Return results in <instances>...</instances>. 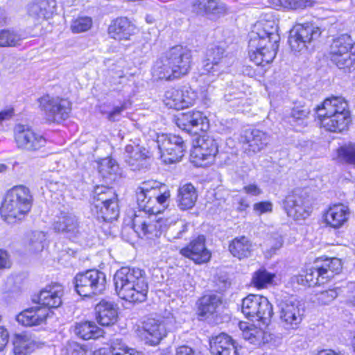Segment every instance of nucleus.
<instances>
[{
    "mask_svg": "<svg viewBox=\"0 0 355 355\" xmlns=\"http://www.w3.org/2000/svg\"><path fill=\"white\" fill-rule=\"evenodd\" d=\"M38 103L46 119L50 122L59 123L65 120L69 117L71 110L69 101L49 94L44 95L38 98Z\"/></svg>",
    "mask_w": 355,
    "mask_h": 355,
    "instance_id": "nucleus-12",
    "label": "nucleus"
},
{
    "mask_svg": "<svg viewBox=\"0 0 355 355\" xmlns=\"http://www.w3.org/2000/svg\"><path fill=\"white\" fill-rule=\"evenodd\" d=\"M284 205L287 215L295 220L305 219L311 211L310 196L304 189H297L289 193Z\"/></svg>",
    "mask_w": 355,
    "mask_h": 355,
    "instance_id": "nucleus-13",
    "label": "nucleus"
},
{
    "mask_svg": "<svg viewBox=\"0 0 355 355\" xmlns=\"http://www.w3.org/2000/svg\"><path fill=\"white\" fill-rule=\"evenodd\" d=\"M214 284L216 290L221 292L225 291L230 285V283L225 275H220L214 277Z\"/></svg>",
    "mask_w": 355,
    "mask_h": 355,
    "instance_id": "nucleus-58",
    "label": "nucleus"
},
{
    "mask_svg": "<svg viewBox=\"0 0 355 355\" xmlns=\"http://www.w3.org/2000/svg\"><path fill=\"white\" fill-rule=\"evenodd\" d=\"M63 293L62 286L59 284L46 286L40 291L37 297V302L43 306L47 307L49 311L50 309L58 308L62 303Z\"/></svg>",
    "mask_w": 355,
    "mask_h": 355,
    "instance_id": "nucleus-24",
    "label": "nucleus"
},
{
    "mask_svg": "<svg viewBox=\"0 0 355 355\" xmlns=\"http://www.w3.org/2000/svg\"><path fill=\"white\" fill-rule=\"evenodd\" d=\"M46 240V235L43 232H33L29 240L30 250L34 252H40L44 248V241Z\"/></svg>",
    "mask_w": 355,
    "mask_h": 355,
    "instance_id": "nucleus-50",
    "label": "nucleus"
},
{
    "mask_svg": "<svg viewBox=\"0 0 355 355\" xmlns=\"http://www.w3.org/2000/svg\"><path fill=\"white\" fill-rule=\"evenodd\" d=\"M322 274V279L327 281L334 277L335 274L339 273L342 270L341 260L338 258L327 259L320 265L318 266Z\"/></svg>",
    "mask_w": 355,
    "mask_h": 355,
    "instance_id": "nucleus-37",
    "label": "nucleus"
},
{
    "mask_svg": "<svg viewBox=\"0 0 355 355\" xmlns=\"http://www.w3.org/2000/svg\"><path fill=\"white\" fill-rule=\"evenodd\" d=\"M188 230V223L183 220H178L173 224H171L167 229L166 236L169 241L182 238L183 235Z\"/></svg>",
    "mask_w": 355,
    "mask_h": 355,
    "instance_id": "nucleus-44",
    "label": "nucleus"
},
{
    "mask_svg": "<svg viewBox=\"0 0 355 355\" xmlns=\"http://www.w3.org/2000/svg\"><path fill=\"white\" fill-rule=\"evenodd\" d=\"M69 355H85V348L76 342L69 343L67 349Z\"/></svg>",
    "mask_w": 355,
    "mask_h": 355,
    "instance_id": "nucleus-57",
    "label": "nucleus"
},
{
    "mask_svg": "<svg viewBox=\"0 0 355 355\" xmlns=\"http://www.w3.org/2000/svg\"><path fill=\"white\" fill-rule=\"evenodd\" d=\"M74 333L84 340H89L101 336L103 331L94 322L84 321L76 324Z\"/></svg>",
    "mask_w": 355,
    "mask_h": 355,
    "instance_id": "nucleus-34",
    "label": "nucleus"
},
{
    "mask_svg": "<svg viewBox=\"0 0 355 355\" xmlns=\"http://www.w3.org/2000/svg\"><path fill=\"white\" fill-rule=\"evenodd\" d=\"M124 155L126 163L132 171L146 167V159L150 157L149 150L140 145H127Z\"/></svg>",
    "mask_w": 355,
    "mask_h": 355,
    "instance_id": "nucleus-22",
    "label": "nucleus"
},
{
    "mask_svg": "<svg viewBox=\"0 0 355 355\" xmlns=\"http://www.w3.org/2000/svg\"><path fill=\"white\" fill-rule=\"evenodd\" d=\"M57 232L64 233L69 236H76L79 232V221L76 216L69 211H61L53 223Z\"/></svg>",
    "mask_w": 355,
    "mask_h": 355,
    "instance_id": "nucleus-27",
    "label": "nucleus"
},
{
    "mask_svg": "<svg viewBox=\"0 0 355 355\" xmlns=\"http://www.w3.org/2000/svg\"><path fill=\"white\" fill-rule=\"evenodd\" d=\"M46 186L52 192L61 191L64 188V184L62 181L55 179H48Z\"/></svg>",
    "mask_w": 355,
    "mask_h": 355,
    "instance_id": "nucleus-59",
    "label": "nucleus"
},
{
    "mask_svg": "<svg viewBox=\"0 0 355 355\" xmlns=\"http://www.w3.org/2000/svg\"><path fill=\"white\" fill-rule=\"evenodd\" d=\"M23 37L12 28L0 30V47H15L20 45Z\"/></svg>",
    "mask_w": 355,
    "mask_h": 355,
    "instance_id": "nucleus-40",
    "label": "nucleus"
},
{
    "mask_svg": "<svg viewBox=\"0 0 355 355\" xmlns=\"http://www.w3.org/2000/svg\"><path fill=\"white\" fill-rule=\"evenodd\" d=\"M243 190L248 194H250L252 196H259L261 193V189L257 184H248L243 187Z\"/></svg>",
    "mask_w": 355,
    "mask_h": 355,
    "instance_id": "nucleus-63",
    "label": "nucleus"
},
{
    "mask_svg": "<svg viewBox=\"0 0 355 355\" xmlns=\"http://www.w3.org/2000/svg\"><path fill=\"white\" fill-rule=\"evenodd\" d=\"M259 299H260V295H249L243 300L241 311L246 318L253 320L256 317Z\"/></svg>",
    "mask_w": 355,
    "mask_h": 355,
    "instance_id": "nucleus-41",
    "label": "nucleus"
},
{
    "mask_svg": "<svg viewBox=\"0 0 355 355\" xmlns=\"http://www.w3.org/2000/svg\"><path fill=\"white\" fill-rule=\"evenodd\" d=\"M228 249L234 257L242 260L252 255L253 244L248 237L241 236L234 238L230 242Z\"/></svg>",
    "mask_w": 355,
    "mask_h": 355,
    "instance_id": "nucleus-31",
    "label": "nucleus"
},
{
    "mask_svg": "<svg viewBox=\"0 0 355 355\" xmlns=\"http://www.w3.org/2000/svg\"><path fill=\"white\" fill-rule=\"evenodd\" d=\"M352 49L353 40L349 35L344 34L336 38L330 46L331 61L338 68L350 72L351 67L355 64V54L349 51Z\"/></svg>",
    "mask_w": 355,
    "mask_h": 355,
    "instance_id": "nucleus-10",
    "label": "nucleus"
},
{
    "mask_svg": "<svg viewBox=\"0 0 355 355\" xmlns=\"http://www.w3.org/2000/svg\"><path fill=\"white\" fill-rule=\"evenodd\" d=\"M191 51L187 46L176 45L166 51L156 62L153 75L157 79L166 80L187 75L191 69Z\"/></svg>",
    "mask_w": 355,
    "mask_h": 355,
    "instance_id": "nucleus-4",
    "label": "nucleus"
},
{
    "mask_svg": "<svg viewBox=\"0 0 355 355\" xmlns=\"http://www.w3.org/2000/svg\"><path fill=\"white\" fill-rule=\"evenodd\" d=\"M269 135L258 129L247 130L243 135L245 151L249 155H254L263 150L269 143Z\"/></svg>",
    "mask_w": 355,
    "mask_h": 355,
    "instance_id": "nucleus-21",
    "label": "nucleus"
},
{
    "mask_svg": "<svg viewBox=\"0 0 355 355\" xmlns=\"http://www.w3.org/2000/svg\"><path fill=\"white\" fill-rule=\"evenodd\" d=\"M278 26L274 19H264L254 26L250 35L248 55L250 60L257 65L272 62L279 48Z\"/></svg>",
    "mask_w": 355,
    "mask_h": 355,
    "instance_id": "nucleus-2",
    "label": "nucleus"
},
{
    "mask_svg": "<svg viewBox=\"0 0 355 355\" xmlns=\"http://www.w3.org/2000/svg\"><path fill=\"white\" fill-rule=\"evenodd\" d=\"M55 0H41L28 7V15L35 21L50 18L55 11Z\"/></svg>",
    "mask_w": 355,
    "mask_h": 355,
    "instance_id": "nucleus-29",
    "label": "nucleus"
},
{
    "mask_svg": "<svg viewBox=\"0 0 355 355\" xmlns=\"http://www.w3.org/2000/svg\"><path fill=\"white\" fill-rule=\"evenodd\" d=\"M309 114V111L308 110L297 107L292 110L291 117L293 122L297 123L302 121V123H303L304 120L308 117Z\"/></svg>",
    "mask_w": 355,
    "mask_h": 355,
    "instance_id": "nucleus-55",
    "label": "nucleus"
},
{
    "mask_svg": "<svg viewBox=\"0 0 355 355\" xmlns=\"http://www.w3.org/2000/svg\"><path fill=\"white\" fill-rule=\"evenodd\" d=\"M136 197L141 211L132 218L135 232L141 237L158 236L161 234V223L147 214L155 215L164 209L170 198L169 191L161 193L157 187L143 182L136 190Z\"/></svg>",
    "mask_w": 355,
    "mask_h": 355,
    "instance_id": "nucleus-1",
    "label": "nucleus"
},
{
    "mask_svg": "<svg viewBox=\"0 0 355 355\" xmlns=\"http://www.w3.org/2000/svg\"><path fill=\"white\" fill-rule=\"evenodd\" d=\"M276 6L286 9L304 8L311 6L310 1L304 0H272Z\"/></svg>",
    "mask_w": 355,
    "mask_h": 355,
    "instance_id": "nucleus-49",
    "label": "nucleus"
},
{
    "mask_svg": "<svg viewBox=\"0 0 355 355\" xmlns=\"http://www.w3.org/2000/svg\"><path fill=\"white\" fill-rule=\"evenodd\" d=\"M96 317L102 326L114 324L118 318L117 310L113 303L101 300L95 307Z\"/></svg>",
    "mask_w": 355,
    "mask_h": 355,
    "instance_id": "nucleus-30",
    "label": "nucleus"
},
{
    "mask_svg": "<svg viewBox=\"0 0 355 355\" xmlns=\"http://www.w3.org/2000/svg\"><path fill=\"white\" fill-rule=\"evenodd\" d=\"M320 35V28L313 24H297L290 31L288 43L293 51L300 53L308 49Z\"/></svg>",
    "mask_w": 355,
    "mask_h": 355,
    "instance_id": "nucleus-9",
    "label": "nucleus"
},
{
    "mask_svg": "<svg viewBox=\"0 0 355 355\" xmlns=\"http://www.w3.org/2000/svg\"><path fill=\"white\" fill-rule=\"evenodd\" d=\"M33 201V196L28 187L24 185L13 187L7 192L1 205V217L8 223L24 219L30 211Z\"/></svg>",
    "mask_w": 355,
    "mask_h": 355,
    "instance_id": "nucleus-6",
    "label": "nucleus"
},
{
    "mask_svg": "<svg viewBox=\"0 0 355 355\" xmlns=\"http://www.w3.org/2000/svg\"><path fill=\"white\" fill-rule=\"evenodd\" d=\"M198 198L195 187L190 183L180 187L178 190V205L182 210L191 209Z\"/></svg>",
    "mask_w": 355,
    "mask_h": 355,
    "instance_id": "nucleus-33",
    "label": "nucleus"
},
{
    "mask_svg": "<svg viewBox=\"0 0 355 355\" xmlns=\"http://www.w3.org/2000/svg\"><path fill=\"white\" fill-rule=\"evenodd\" d=\"M208 0H193L192 7L193 10L197 12H202L205 11L206 3Z\"/></svg>",
    "mask_w": 355,
    "mask_h": 355,
    "instance_id": "nucleus-64",
    "label": "nucleus"
},
{
    "mask_svg": "<svg viewBox=\"0 0 355 355\" xmlns=\"http://www.w3.org/2000/svg\"><path fill=\"white\" fill-rule=\"evenodd\" d=\"M171 328L167 327V320L148 318L143 323L140 337L145 344L156 346L166 336Z\"/></svg>",
    "mask_w": 355,
    "mask_h": 355,
    "instance_id": "nucleus-15",
    "label": "nucleus"
},
{
    "mask_svg": "<svg viewBox=\"0 0 355 355\" xmlns=\"http://www.w3.org/2000/svg\"><path fill=\"white\" fill-rule=\"evenodd\" d=\"M156 142L161 158L166 164L180 162L184 156L186 146L181 137L171 134H158Z\"/></svg>",
    "mask_w": 355,
    "mask_h": 355,
    "instance_id": "nucleus-11",
    "label": "nucleus"
},
{
    "mask_svg": "<svg viewBox=\"0 0 355 355\" xmlns=\"http://www.w3.org/2000/svg\"><path fill=\"white\" fill-rule=\"evenodd\" d=\"M15 139L19 148L35 151L43 147L46 139L23 125L15 128Z\"/></svg>",
    "mask_w": 355,
    "mask_h": 355,
    "instance_id": "nucleus-16",
    "label": "nucleus"
},
{
    "mask_svg": "<svg viewBox=\"0 0 355 355\" xmlns=\"http://www.w3.org/2000/svg\"><path fill=\"white\" fill-rule=\"evenodd\" d=\"M280 323L287 329H297L304 315V304L295 296L284 297L277 304Z\"/></svg>",
    "mask_w": 355,
    "mask_h": 355,
    "instance_id": "nucleus-8",
    "label": "nucleus"
},
{
    "mask_svg": "<svg viewBox=\"0 0 355 355\" xmlns=\"http://www.w3.org/2000/svg\"><path fill=\"white\" fill-rule=\"evenodd\" d=\"M225 49L220 46H215L207 50L206 59L204 61L202 74H207L214 77L218 76L227 67Z\"/></svg>",
    "mask_w": 355,
    "mask_h": 355,
    "instance_id": "nucleus-19",
    "label": "nucleus"
},
{
    "mask_svg": "<svg viewBox=\"0 0 355 355\" xmlns=\"http://www.w3.org/2000/svg\"><path fill=\"white\" fill-rule=\"evenodd\" d=\"M182 94V102L183 103V109L193 105L197 99V93L189 87L184 86L181 88Z\"/></svg>",
    "mask_w": 355,
    "mask_h": 355,
    "instance_id": "nucleus-53",
    "label": "nucleus"
},
{
    "mask_svg": "<svg viewBox=\"0 0 355 355\" xmlns=\"http://www.w3.org/2000/svg\"><path fill=\"white\" fill-rule=\"evenodd\" d=\"M205 242V236L200 235L181 249L180 254L193 260L197 264L207 263L211 257V253L207 248Z\"/></svg>",
    "mask_w": 355,
    "mask_h": 355,
    "instance_id": "nucleus-18",
    "label": "nucleus"
},
{
    "mask_svg": "<svg viewBox=\"0 0 355 355\" xmlns=\"http://www.w3.org/2000/svg\"><path fill=\"white\" fill-rule=\"evenodd\" d=\"M348 206L338 203L331 205L324 213L323 219L327 225L338 229L341 227L349 217Z\"/></svg>",
    "mask_w": 355,
    "mask_h": 355,
    "instance_id": "nucleus-23",
    "label": "nucleus"
},
{
    "mask_svg": "<svg viewBox=\"0 0 355 355\" xmlns=\"http://www.w3.org/2000/svg\"><path fill=\"white\" fill-rule=\"evenodd\" d=\"M175 123L180 128L196 135L208 128L207 119L199 111L180 113L176 116Z\"/></svg>",
    "mask_w": 355,
    "mask_h": 355,
    "instance_id": "nucleus-17",
    "label": "nucleus"
},
{
    "mask_svg": "<svg viewBox=\"0 0 355 355\" xmlns=\"http://www.w3.org/2000/svg\"><path fill=\"white\" fill-rule=\"evenodd\" d=\"M49 311L44 307H31L19 313L16 320L24 327L39 326L46 322Z\"/></svg>",
    "mask_w": 355,
    "mask_h": 355,
    "instance_id": "nucleus-26",
    "label": "nucleus"
},
{
    "mask_svg": "<svg viewBox=\"0 0 355 355\" xmlns=\"http://www.w3.org/2000/svg\"><path fill=\"white\" fill-rule=\"evenodd\" d=\"M339 290L335 288L321 291L317 294V300L322 304H328L337 297Z\"/></svg>",
    "mask_w": 355,
    "mask_h": 355,
    "instance_id": "nucleus-54",
    "label": "nucleus"
},
{
    "mask_svg": "<svg viewBox=\"0 0 355 355\" xmlns=\"http://www.w3.org/2000/svg\"><path fill=\"white\" fill-rule=\"evenodd\" d=\"M119 171V165L116 161L107 158L103 160L99 166V172L102 174L104 178H110L114 180L116 174Z\"/></svg>",
    "mask_w": 355,
    "mask_h": 355,
    "instance_id": "nucleus-43",
    "label": "nucleus"
},
{
    "mask_svg": "<svg viewBox=\"0 0 355 355\" xmlns=\"http://www.w3.org/2000/svg\"><path fill=\"white\" fill-rule=\"evenodd\" d=\"M135 25L127 17H118L108 27L110 36L117 40H128L136 32Z\"/></svg>",
    "mask_w": 355,
    "mask_h": 355,
    "instance_id": "nucleus-25",
    "label": "nucleus"
},
{
    "mask_svg": "<svg viewBox=\"0 0 355 355\" xmlns=\"http://www.w3.org/2000/svg\"><path fill=\"white\" fill-rule=\"evenodd\" d=\"M107 350L111 355H135V352L132 349H128L119 340L114 341L110 348Z\"/></svg>",
    "mask_w": 355,
    "mask_h": 355,
    "instance_id": "nucleus-52",
    "label": "nucleus"
},
{
    "mask_svg": "<svg viewBox=\"0 0 355 355\" xmlns=\"http://www.w3.org/2000/svg\"><path fill=\"white\" fill-rule=\"evenodd\" d=\"M118 200L117 196L111 188L105 186H97L93 191L92 206L96 205H101Z\"/></svg>",
    "mask_w": 355,
    "mask_h": 355,
    "instance_id": "nucleus-39",
    "label": "nucleus"
},
{
    "mask_svg": "<svg viewBox=\"0 0 355 355\" xmlns=\"http://www.w3.org/2000/svg\"><path fill=\"white\" fill-rule=\"evenodd\" d=\"M175 355H202L200 352H197L187 345H181L176 348Z\"/></svg>",
    "mask_w": 355,
    "mask_h": 355,
    "instance_id": "nucleus-60",
    "label": "nucleus"
},
{
    "mask_svg": "<svg viewBox=\"0 0 355 355\" xmlns=\"http://www.w3.org/2000/svg\"><path fill=\"white\" fill-rule=\"evenodd\" d=\"M319 272L320 269L318 265L306 270L305 282L308 286H313L326 282L325 279H322V274H319Z\"/></svg>",
    "mask_w": 355,
    "mask_h": 355,
    "instance_id": "nucleus-51",
    "label": "nucleus"
},
{
    "mask_svg": "<svg viewBox=\"0 0 355 355\" xmlns=\"http://www.w3.org/2000/svg\"><path fill=\"white\" fill-rule=\"evenodd\" d=\"M282 239L280 236L270 238L267 241V245L270 247V253H273L275 250L279 249L282 245Z\"/></svg>",
    "mask_w": 355,
    "mask_h": 355,
    "instance_id": "nucleus-61",
    "label": "nucleus"
},
{
    "mask_svg": "<svg viewBox=\"0 0 355 355\" xmlns=\"http://www.w3.org/2000/svg\"><path fill=\"white\" fill-rule=\"evenodd\" d=\"M13 352L15 355H26L35 349L34 342L27 336L15 334L12 338Z\"/></svg>",
    "mask_w": 355,
    "mask_h": 355,
    "instance_id": "nucleus-36",
    "label": "nucleus"
},
{
    "mask_svg": "<svg viewBox=\"0 0 355 355\" xmlns=\"http://www.w3.org/2000/svg\"><path fill=\"white\" fill-rule=\"evenodd\" d=\"M114 281L116 291L121 299L132 303L146 301L148 283L144 270L122 267L116 272Z\"/></svg>",
    "mask_w": 355,
    "mask_h": 355,
    "instance_id": "nucleus-3",
    "label": "nucleus"
},
{
    "mask_svg": "<svg viewBox=\"0 0 355 355\" xmlns=\"http://www.w3.org/2000/svg\"><path fill=\"white\" fill-rule=\"evenodd\" d=\"M227 12L225 5L217 0H208L204 12L211 17H220Z\"/></svg>",
    "mask_w": 355,
    "mask_h": 355,
    "instance_id": "nucleus-46",
    "label": "nucleus"
},
{
    "mask_svg": "<svg viewBox=\"0 0 355 355\" xmlns=\"http://www.w3.org/2000/svg\"><path fill=\"white\" fill-rule=\"evenodd\" d=\"M274 277V274L268 272L266 269H260L254 273L252 282L256 288H263L272 283Z\"/></svg>",
    "mask_w": 355,
    "mask_h": 355,
    "instance_id": "nucleus-45",
    "label": "nucleus"
},
{
    "mask_svg": "<svg viewBox=\"0 0 355 355\" xmlns=\"http://www.w3.org/2000/svg\"><path fill=\"white\" fill-rule=\"evenodd\" d=\"M209 351L211 355H239L236 341L225 333L210 338Z\"/></svg>",
    "mask_w": 355,
    "mask_h": 355,
    "instance_id": "nucleus-20",
    "label": "nucleus"
},
{
    "mask_svg": "<svg viewBox=\"0 0 355 355\" xmlns=\"http://www.w3.org/2000/svg\"><path fill=\"white\" fill-rule=\"evenodd\" d=\"M91 210L98 220L105 222H111L117 219L119 216L118 200L96 205L92 207Z\"/></svg>",
    "mask_w": 355,
    "mask_h": 355,
    "instance_id": "nucleus-32",
    "label": "nucleus"
},
{
    "mask_svg": "<svg viewBox=\"0 0 355 355\" xmlns=\"http://www.w3.org/2000/svg\"><path fill=\"white\" fill-rule=\"evenodd\" d=\"M164 103L169 108L175 110L183 109V103L182 102V94L180 89L172 88L165 93Z\"/></svg>",
    "mask_w": 355,
    "mask_h": 355,
    "instance_id": "nucleus-42",
    "label": "nucleus"
},
{
    "mask_svg": "<svg viewBox=\"0 0 355 355\" xmlns=\"http://www.w3.org/2000/svg\"><path fill=\"white\" fill-rule=\"evenodd\" d=\"M218 144L212 137L208 135L198 137L191 150L192 162L198 166L212 164L218 153Z\"/></svg>",
    "mask_w": 355,
    "mask_h": 355,
    "instance_id": "nucleus-14",
    "label": "nucleus"
},
{
    "mask_svg": "<svg viewBox=\"0 0 355 355\" xmlns=\"http://www.w3.org/2000/svg\"><path fill=\"white\" fill-rule=\"evenodd\" d=\"M92 26V19L89 17H78L71 22L70 29L73 33L89 31Z\"/></svg>",
    "mask_w": 355,
    "mask_h": 355,
    "instance_id": "nucleus-47",
    "label": "nucleus"
},
{
    "mask_svg": "<svg viewBox=\"0 0 355 355\" xmlns=\"http://www.w3.org/2000/svg\"><path fill=\"white\" fill-rule=\"evenodd\" d=\"M73 283L79 295L90 297L101 294L105 290L107 278L103 272L93 269L78 273Z\"/></svg>",
    "mask_w": 355,
    "mask_h": 355,
    "instance_id": "nucleus-7",
    "label": "nucleus"
},
{
    "mask_svg": "<svg viewBox=\"0 0 355 355\" xmlns=\"http://www.w3.org/2000/svg\"><path fill=\"white\" fill-rule=\"evenodd\" d=\"M253 209L258 213L259 215L265 213H270L272 211V204L270 202H259L254 204Z\"/></svg>",
    "mask_w": 355,
    "mask_h": 355,
    "instance_id": "nucleus-56",
    "label": "nucleus"
},
{
    "mask_svg": "<svg viewBox=\"0 0 355 355\" xmlns=\"http://www.w3.org/2000/svg\"><path fill=\"white\" fill-rule=\"evenodd\" d=\"M338 155L343 162L355 166V144H349L338 150Z\"/></svg>",
    "mask_w": 355,
    "mask_h": 355,
    "instance_id": "nucleus-48",
    "label": "nucleus"
},
{
    "mask_svg": "<svg viewBox=\"0 0 355 355\" xmlns=\"http://www.w3.org/2000/svg\"><path fill=\"white\" fill-rule=\"evenodd\" d=\"M9 334L6 329L0 327V352L3 351L8 344Z\"/></svg>",
    "mask_w": 355,
    "mask_h": 355,
    "instance_id": "nucleus-62",
    "label": "nucleus"
},
{
    "mask_svg": "<svg viewBox=\"0 0 355 355\" xmlns=\"http://www.w3.org/2000/svg\"><path fill=\"white\" fill-rule=\"evenodd\" d=\"M273 315L272 306L267 297L260 295L258 305L257 306L256 320L261 321L263 324H267Z\"/></svg>",
    "mask_w": 355,
    "mask_h": 355,
    "instance_id": "nucleus-38",
    "label": "nucleus"
},
{
    "mask_svg": "<svg viewBox=\"0 0 355 355\" xmlns=\"http://www.w3.org/2000/svg\"><path fill=\"white\" fill-rule=\"evenodd\" d=\"M221 304V298L216 294L205 295L199 300V315L205 316L214 313Z\"/></svg>",
    "mask_w": 355,
    "mask_h": 355,
    "instance_id": "nucleus-35",
    "label": "nucleus"
},
{
    "mask_svg": "<svg viewBox=\"0 0 355 355\" xmlns=\"http://www.w3.org/2000/svg\"><path fill=\"white\" fill-rule=\"evenodd\" d=\"M240 329L242 331L243 338L255 347H261L267 343L270 339V335L261 328L245 322L239 323Z\"/></svg>",
    "mask_w": 355,
    "mask_h": 355,
    "instance_id": "nucleus-28",
    "label": "nucleus"
},
{
    "mask_svg": "<svg viewBox=\"0 0 355 355\" xmlns=\"http://www.w3.org/2000/svg\"><path fill=\"white\" fill-rule=\"evenodd\" d=\"M317 114L321 125L330 132H342L347 130L351 122L348 104L342 97L326 98L318 107Z\"/></svg>",
    "mask_w": 355,
    "mask_h": 355,
    "instance_id": "nucleus-5",
    "label": "nucleus"
}]
</instances>
